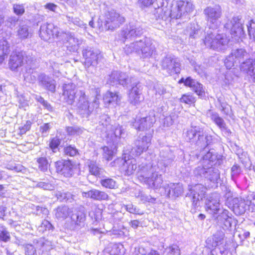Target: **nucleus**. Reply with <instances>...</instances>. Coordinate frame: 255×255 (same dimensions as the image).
Instances as JSON below:
<instances>
[{
    "mask_svg": "<svg viewBox=\"0 0 255 255\" xmlns=\"http://www.w3.org/2000/svg\"><path fill=\"white\" fill-rule=\"evenodd\" d=\"M204 12L210 26L204 39L205 45L217 51L225 50L228 47L229 39L225 34H218L214 30L220 23L219 19L222 14L221 7L219 5L208 6L204 9Z\"/></svg>",
    "mask_w": 255,
    "mask_h": 255,
    "instance_id": "obj_1",
    "label": "nucleus"
},
{
    "mask_svg": "<svg viewBox=\"0 0 255 255\" xmlns=\"http://www.w3.org/2000/svg\"><path fill=\"white\" fill-rule=\"evenodd\" d=\"M63 95L66 102L70 105H72L75 98L79 96L78 113L83 118H88L93 112L98 114L100 112L98 97L100 95L98 94L90 105L85 92L81 90L78 91L76 85L69 83L63 86Z\"/></svg>",
    "mask_w": 255,
    "mask_h": 255,
    "instance_id": "obj_2",
    "label": "nucleus"
},
{
    "mask_svg": "<svg viewBox=\"0 0 255 255\" xmlns=\"http://www.w3.org/2000/svg\"><path fill=\"white\" fill-rule=\"evenodd\" d=\"M157 168L155 165H139L136 174L137 179L150 188H160L163 183V178L162 175L157 170Z\"/></svg>",
    "mask_w": 255,
    "mask_h": 255,
    "instance_id": "obj_3",
    "label": "nucleus"
},
{
    "mask_svg": "<svg viewBox=\"0 0 255 255\" xmlns=\"http://www.w3.org/2000/svg\"><path fill=\"white\" fill-rule=\"evenodd\" d=\"M154 49L151 40L147 37H144L130 44H127L124 47V51L127 55L135 52L142 58L150 57Z\"/></svg>",
    "mask_w": 255,
    "mask_h": 255,
    "instance_id": "obj_4",
    "label": "nucleus"
},
{
    "mask_svg": "<svg viewBox=\"0 0 255 255\" xmlns=\"http://www.w3.org/2000/svg\"><path fill=\"white\" fill-rule=\"evenodd\" d=\"M194 7L191 0H177L171 7L170 16L172 19H180L185 21L190 19V14Z\"/></svg>",
    "mask_w": 255,
    "mask_h": 255,
    "instance_id": "obj_5",
    "label": "nucleus"
},
{
    "mask_svg": "<svg viewBox=\"0 0 255 255\" xmlns=\"http://www.w3.org/2000/svg\"><path fill=\"white\" fill-rule=\"evenodd\" d=\"M223 157L218 155L214 150H210L203 156L202 166H198L194 170V174L196 176L204 177L207 175L206 172L209 165L219 166L223 163Z\"/></svg>",
    "mask_w": 255,
    "mask_h": 255,
    "instance_id": "obj_6",
    "label": "nucleus"
},
{
    "mask_svg": "<svg viewBox=\"0 0 255 255\" xmlns=\"http://www.w3.org/2000/svg\"><path fill=\"white\" fill-rule=\"evenodd\" d=\"M51 249V242L42 239L34 240L32 244H28L24 246L25 255H41Z\"/></svg>",
    "mask_w": 255,
    "mask_h": 255,
    "instance_id": "obj_7",
    "label": "nucleus"
},
{
    "mask_svg": "<svg viewBox=\"0 0 255 255\" xmlns=\"http://www.w3.org/2000/svg\"><path fill=\"white\" fill-rule=\"evenodd\" d=\"M152 134L151 132L146 133L145 135H139L134 142V146H128L126 150L132 155L138 156L143 152L146 151L151 144Z\"/></svg>",
    "mask_w": 255,
    "mask_h": 255,
    "instance_id": "obj_8",
    "label": "nucleus"
},
{
    "mask_svg": "<svg viewBox=\"0 0 255 255\" xmlns=\"http://www.w3.org/2000/svg\"><path fill=\"white\" fill-rule=\"evenodd\" d=\"M161 66L169 75L178 74L181 70L179 59L173 55H167L162 59Z\"/></svg>",
    "mask_w": 255,
    "mask_h": 255,
    "instance_id": "obj_9",
    "label": "nucleus"
},
{
    "mask_svg": "<svg viewBox=\"0 0 255 255\" xmlns=\"http://www.w3.org/2000/svg\"><path fill=\"white\" fill-rule=\"evenodd\" d=\"M58 41L59 42L62 41L70 52L77 51L82 43V39L76 37L74 33L69 31H61Z\"/></svg>",
    "mask_w": 255,
    "mask_h": 255,
    "instance_id": "obj_10",
    "label": "nucleus"
},
{
    "mask_svg": "<svg viewBox=\"0 0 255 255\" xmlns=\"http://www.w3.org/2000/svg\"><path fill=\"white\" fill-rule=\"evenodd\" d=\"M105 78L107 83L113 86L121 85L125 87L130 82L128 74L120 71H113Z\"/></svg>",
    "mask_w": 255,
    "mask_h": 255,
    "instance_id": "obj_11",
    "label": "nucleus"
},
{
    "mask_svg": "<svg viewBox=\"0 0 255 255\" xmlns=\"http://www.w3.org/2000/svg\"><path fill=\"white\" fill-rule=\"evenodd\" d=\"M241 18L240 15L234 16L225 25V28L230 29V33L235 39L241 38L245 34Z\"/></svg>",
    "mask_w": 255,
    "mask_h": 255,
    "instance_id": "obj_12",
    "label": "nucleus"
},
{
    "mask_svg": "<svg viewBox=\"0 0 255 255\" xmlns=\"http://www.w3.org/2000/svg\"><path fill=\"white\" fill-rule=\"evenodd\" d=\"M133 156H134L128 151L126 149L124 150L123 157L121 160L123 164L121 169L125 175H131L137 168V162Z\"/></svg>",
    "mask_w": 255,
    "mask_h": 255,
    "instance_id": "obj_13",
    "label": "nucleus"
},
{
    "mask_svg": "<svg viewBox=\"0 0 255 255\" xmlns=\"http://www.w3.org/2000/svg\"><path fill=\"white\" fill-rule=\"evenodd\" d=\"M143 33L142 27L138 22H130L127 28L121 32V35L126 40H134L140 37Z\"/></svg>",
    "mask_w": 255,
    "mask_h": 255,
    "instance_id": "obj_14",
    "label": "nucleus"
},
{
    "mask_svg": "<svg viewBox=\"0 0 255 255\" xmlns=\"http://www.w3.org/2000/svg\"><path fill=\"white\" fill-rule=\"evenodd\" d=\"M188 190L189 192L187 193L186 196L191 198L192 205L196 208L199 205V201L204 197L206 188L202 184H197L189 185Z\"/></svg>",
    "mask_w": 255,
    "mask_h": 255,
    "instance_id": "obj_15",
    "label": "nucleus"
},
{
    "mask_svg": "<svg viewBox=\"0 0 255 255\" xmlns=\"http://www.w3.org/2000/svg\"><path fill=\"white\" fill-rule=\"evenodd\" d=\"M61 31L53 23H44L40 26L39 34L41 39L44 41H47L51 37L58 39Z\"/></svg>",
    "mask_w": 255,
    "mask_h": 255,
    "instance_id": "obj_16",
    "label": "nucleus"
},
{
    "mask_svg": "<svg viewBox=\"0 0 255 255\" xmlns=\"http://www.w3.org/2000/svg\"><path fill=\"white\" fill-rule=\"evenodd\" d=\"M125 21V19L123 16L114 10H111L106 14L105 28L108 30H114L119 27Z\"/></svg>",
    "mask_w": 255,
    "mask_h": 255,
    "instance_id": "obj_17",
    "label": "nucleus"
},
{
    "mask_svg": "<svg viewBox=\"0 0 255 255\" xmlns=\"http://www.w3.org/2000/svg\"><path fill=\"white\" fill-rule=\"evenodd\" d=\"M174 158L175 156L170 147H164L160 151V159L157 164V167L164 172L165 168L172 163Z\"/></svg>",
    "mask_w": 255,
    "mask_h": 255,
    "instance_id": "obj_18",
    "label": "nucleus"
},
{
    "mask_svg": "<svg viewBox=\"0 0 255 255\" xmlns=\"http://www.w3.org/2000/svg\"><path fill=\"white\" fill-rule=\"evenodd\" d=\"M248 53L243 48L233 50L231 53L225 60V65L227 69H230L235 64L240 63Z\"/></svg>",
    "mask_w": 255,
    "mask_h": 255,
    "instance_id": "obj_19",
    "label": "nucleus"
},
{
    "mask_svg": "<svg viewBox=\"0 0 255 255\" xmlns=\"http://www.w3.org/2000/svg\"><path fill=\"white\" fill-rule=\"evenodd\" d=\"M156 122L154 112L150 111L149 115L146 117L135 120L133 126L139 130H144L150 128Z\"/></svg>",
    "mask_w": 255,
    "mask_h": 255,
    "instance_id": "obj_20",
    "label": "nucleus"
},
{
    "mask_svg": "<svg viewBox=\"0 0 255 255\" xmlns=\"http://www.w3.org/2000/svg\"><path fill=\"white\" fill-rule=\"evenodd\" d=\"M142 86L139 84L133 85L128 91V101L133 105H138L144 99L142 95Z\"/></svg>",
    "mask_w": 255,
    "mask_h": 255,
    "instance_id": "obj_21",
    "label": "nucleus"
},
{
    "mask_svg": "<svg viewBox=\"0 0 255 255\" xmlns=\"http://www.w3.org/2000/svg\"><path fill=\"white\" fill-rule=\"evenodd\" d=\"M219 195L217 193H213L206 201L205 209L207 212L213 215L216 214L220 210Z\"/></svg>",
    "mask_w": 255,
    "mask_h": 255,
    "instance_id": "obj_22",
    "label": "nucleus"
},
{
    "mask_svg": "<svg viewBox=\"0 0 255 255\" xmlns=\"http://www.w3.org/2000/svg\"><path fill=\"white\" fill-rule=\"evenodd\" d=\"M26 56V53L23 51H13L9 58L8 65L11 70H15L23 64L24 58Z\"/></svg>",
    "mask_w": 255,
    "mask_h": 255,
    "instance_id": "obj_23",
    "label": "nucleus"
},
{
    "mask_svg": "<svg viewBox=\"0 0 255 255\" xmlns=\"http://www.w3.org/2000/svg\"><path fill=\"white\" fill-rule=\"evenodd\" d=\"M164 188L168 197L172 198L181 196L184 190L182 184L180 183H170L165 185Z\"/></svg>",
    "mask_w": 255,
    "mask_h": 255,
    "instance_id": "obj_24",
    "label": "nucleus"
},
{
    "mask_svg": "<svg viewBox=\"0 0 255 255\" xmlns=\"http://www.w3.org/2000/svg\"><path fill=\"white\" fill-rule=\"evenodd\" d=\"M251 201L243 198H237L233 199V211L237 215L245 213Z\"/></svg>",
    "mask_w": 255,
    "mask_h": 255,
    "instance_id": "obj_25",
    "label": "nucleus"
},
{
    "mask_svg": "<svg viewBox=\"0 0 255 255\" xmlns=\"http://www.w3.org/2000/svg\"><path fill=\"white\" fill-rule=\"evenodd\" d=\"M83 56L85 58V65L89 67L96 66L98 63L99 54L91 49L86 48L83 51Z\"/></svg>",
    "mask_w": 255,
    "mask_h": 255,
    "instance_id": "obj_26",
    "label": "nucleus"
},
{
    "mask_svg": "<svg viewBox=\"0 0 255 255\" xmlns=\"http://www.w3.org/2000/svg\"><path fill=\"white\" fill-rule=\"evenodd\" d=\"M81 194L83 197L90 198L94 200L102 201L109 199V196L107 193L96 189H92L87 192L82 191Z\"/></svg>",
    "mask_w": 255,
    "mask_h": 255,
    "instance_id": "obj_27",
    "label": "nucleus"
},
{
    "mask_svg": "<svg viewBox=\"0 0 255 255\" xmlns=\"http://www.w3.org/2000/svg\"><path fill=\"white\" fill-rule=\"evenodd\" d=\"M211 119L220 129L224 136H229L231 134L232 132L231 130L227 127L225 121L219 116L218 114L217 113H212Z\"/></svg>",
    "mask_w": 255,
    "mask_h": 255,
    "instance_id": "obj_28",
    "label": "nucleus"
},
{
    "mask_svg": "<svg viewBox=\"0 0 255 255\" xmlns=\"http://www.w3.org/2000/svg\"><path fill=\"white\" fill-rule=\"evenodd\" d=\"M229 212L227 210H224L222 213L218 215L216 220L225 230H229L232 227L233 218L229 215Z\"/></svg>",
    "mask_w": 255,
    "mask_h": 255,
    "instance_id": "obj_29",
    "label": "nucleus"
},
{
    "mask_svg": "<svg viewBox=\"0 0 255 255\" xmlns=\"http://www.w3.org/2000/svg\"><path fill=\"white\" fill-rule=\"evenodd\" d=\"M39 84L45 89L54 93L55 91L56 81L52 78L42 74L38 77Z\"/></svg>",
    "mask_w": 255,
    "mask_h": 255,
    "instance_id": "obj_30",
    "label": "nucleus"
},
{
    "mask_svg": "<svg viewBox=\"0 0 255 255\" xmlns=\"http://www.w3.org/2000/svg\"><path fill=\"white\" fill-rule=\"evenodd\" d=\"M241 69L250 76L253 82H255V58H249L242 62Z\"/></svg>",
    "mask_w": 255,
    "mask_h": 255,
    "instance_id": "obj_31",
    "label": "nucleus"
},
{
    "mask_svg": "<svg viewBox=\"0 0 255 255\" xmlns=\"http://www.w3.org/2000/svg\"><path fill=\"white\" fill-rule=\"evenodd\" d=\"M72 223L74 225V229L79 230L84 226L86 215L83 211L78 210L71 216Z\"/></svg>",
    "mask_w": 255,
    "mask_h": 255,
    "instance_id": "obj_32",
    "label": "nucleus"
},
{
    "mask_svg": "<svg viewBox=\"0 0 255 255\" xmlns=\"http://www.w3.org/2000/svg\"><path fill=\"white\" fill-rule=\"evenodd\" d=\"M185 134L186 139L189 141L194 139L197 134L198 140L196 141L197 144L198 142H200L201 139L204 138V130L199 127H191L187 130Z\"/></svg>",
    "mask_w": 255,
    "mask_h": 255,
    "instance_id": "obj_33",
    "label": "nucleus"
},
{
    "mask_svg": "<svg viewBox=\"0 0 255 255\" xmlns=\"http://www.w3.org/2000/svg\"><path fill=\"white\" fill-rule=\"evenodd\" d=\"M186 87L191 88L192 90L201 98L204 97L205 91L202 84L192 79L191 77H187Z\"/></svg>",
    "mask_w": 255,
    "mask_h": 255,
    "instance_id": "obj_34",
    "label": "nucleus"
},
{
    "mask_svg": "<svg viewBox=\"0 0 255 255\" xmlns=\"http://www.w3.org/2000/svg\"><path fill=\"white\" fill-rule=\"evenodd\" d=\"M122 98L119 92H107L104 95L103 101L105 104L119 105Z\"/></svg>",
    "mask_w": 255,
    "mask_h": 255,
    "instance_id": "obj_35",
    "label": "nucleus"
},
{
    "mask_svg": "<svg viewBox=\"0 0 255 255\" xmlns=\"http://www.w3.org/2000/svg\"><path fill=\"white\" fill-rule=\"evenodd\" d=\"M104 255H123L124 247L118 244H109L103 251Z\"/></svg>",
    "mask_w": 255,
    "mask_h": 255,
    "instance_id": "obj_36",
    "label": "nucleus"
},
{
    "mask_svg": "<svg viewBox=\"0 0 255 255\" xmlns=\"http://www.w3.org/2000/svg\"><path fill=\"white\" fill-rule=\"evenodd\" d=\"M224 241V234L222 232H217L207 239L206 244L208 247H218L223 245Z\"/></svg>",
    "mask_w": 255,
    "mask_h": 255,
    "instance_id": "obj_37",
    "label": "nucleus"
},
{
    "mask_svg": "<svg viewBox=\"0 0 255 255\" xmlns=\"http://www.w3.org/2000/svg\"><path fill=\"white\" fill-rule=\"evenodd\" d=\"M204 177L213 183L216 182L220 178V172L215 166L209 165L207 168Z\"/></svg>",
    "mask_w": 255,
    "mask_h": 255,
    "instance_id": "obj_38",
    "label": "nucleus"
},
{
    "mask_svg": "<svg viewBox=\"0 0 255 255\" xmlns=\"http://www.w3.org/2000/svg\"><path fill=\"white\" fill-rule=\"evenodd\" d=\"M107 136H111L113 137L114 135L115 137H120L124 134V128L118 124H114L111 126V128L106 132Z\"/></svg>",
    "mask_w": 255,
    "mask_h": 255,
    "instance_id": "obj_39",
    "label": "nucleus"
},
{
    "mask_svg": "<svg viewBox=\"0 0 255 255\" xmlns=\"http://www.w3.org/2000/svg\"><path fill=\"white\" fill-rule=\"evenodd\" d=\"M110 118L107 115H103L100 117L99 122V129L102 132H107L110 128H111Z\"/></svg>",
    "mask_w": 255,
    "mask_h": 255,
    "instance_id": "obj_40",
    "label": "nucleus"
},
{
    "mask_svg": "<svg viewBox=\"0 0 255 255\" xmlns=\"http://www.w3.org/2000/svg\"><path fill=\"white\" fill-rule=\"evenodd\" d=\"M88 166L90 173L97 177H100L104 172V169L95 161H91Z\"/></svg>",
    "mask_w": 255,
    "mask_h": 255,
    "instance_id": "obj_41",
    "label": "nucleus"
},
{
    "mask_svg": "<svg viewBox=\"0 0 255 255\" xmlns=\"http://www.w3.org/2000/svg\"><path fill=\"white\" fill-rule=\"evenodd\" d=\"M10 51L9 44L3 40L0 42V64H1Z\"/></svg>",
    "mask_w": 255,
    "mask_h": 255,
    "instance_id": "obj_42",
    "label": "nucleus"
},
{
    "mask_svg": "<svg viewBox=\"0 0 255 255\" xmlns=\"http://www.w3.org/2000/svg\"><path fill=\"white\" fill-rule=\"evenodd\" d=\"M69 213V208L66 206H62L58 207L56 209L55 215L58 220H63L68 217Z\"/></svg>",
    "mask_w": 255,
    "mask_h": 255,
    "instance_id": "obj_43",
    "label": "nucleus"
},
{
    "mask_svg": "<svg viewBox=\"0 0 255 255\" xmlns=\"http://www.w3.org/2000/svg\"><path fill=\"white\" fill-rule=\"evenodd\" d=\"M102 149L103 157L108 161L112 160L116 150V146L114 144L110 146H105Z\"/></svg>",
    "mask_w": 255,
    "mask_h": 255,
    "instance_id": "obj_44",
    "label": "nucleus"
},
{
    "mask_svg": "<svg viewBox=\"0 0 255 255\" xmlns=\"http://www.w3.org/2000/svg\"><path fill=\"white\" fill-rule=\"evenodd\" d=\"M63 19L64 20H66L67 21V23L69 24H73L74 25H77L79 27H83L85 26L83 21H82L78 17H74L70 14H63Z\"/></svg>",
    "mask_w": 255,
    "mask_h": 255,
    "instance_id": "obj_45",
    "label": "nucleus"
},
{
    "mask_svg": "<svg viewBox=\"0 0 255 255\" xmlns=\"http://www.w3.org/2000/svg\"><path fill=\"white\" fill-rule=\"evenodd\" d=\"M203 32L199 26L197 24H192L190 27V31L189 33L190 37L192 38H197L200 37Z\"/></svg>",
    "mask_w": 255,
    "mask_h": 255,
    "instance_id": "obj_46",
    "label": "nucleus"
},
{
    "mask_svg": "<svg viewBox=\"0 0 255 255\" xmlns=\"http://www.w3.org/2000/svg\"><path fill=\"white\" fill-rule=\"evenodd\" d=\"M74 165L70 160L64 161V168L62 174L66 177H70L72 175Z\"/></svg>",
    "mask_w": 255,
    "mask_h": 255,
    "instance_id": "obj_47",
    "label": "nucleus"
},
{
    "mask_svg": "<svg viewBox=\"0 0 255 255\" xmlns=\"http://www.w3.org/2000/svg\"><path fill=\"white\" fill-rule=\"evenodd\" d=\"M29 31L28 26L26 25H21L17 31V36L20 39H24L28 38Z\"/></svg>",
    "mask_w": 255,
    "mask_h": 255,
    "instance_id": "obj_48",
    "label": "nucleus"
},
{
    "mask_svg": "<svg viewBox=\"0 0 255 255\" xmlns=\"http://www.w3.org/2000/svg\"><path fill=\"white\" fill-rule=\"evenodd\" d=\"M38 169L42 171L45 172L47 170L49 166L48 162L45 157H40L36 159Z\"/></svg>",
    "mask_w": 255,
    "mask_h": 255,
    "instance_id": "obj_49",
    "label": "nucleus"
},
{
    "mask_svg": "<svg viewBox=\"0 0 255 255\" xmlns=\"http://www.w3.org/2000/svg\"><path fill=\"white\" fill-rule=\"evenodd\" d=\"M100 183L102 186L109 189H114L117 186L116 182L110 178H105L101 179Z\"/></svg>",
    "mask_w": 255,
    "mask_h": 255,
    "instance_id": "obj_50",
    "label": "nucleus"
},
{
    "mask_svg": "<svg viewBox=\"0 0 255 255\" xmlns=\"http://www.w3.org/2000/svg\"><path fill=\"white\" fill-rule=\"evenodd\" d=\"M166 255H180V250L178 246L173 244L165 250Z\"/></svg>",
    "mask_w": 255,
    "mask_h": 255,
    "instance_id": "obj_51",
    "label": "nucleus"
},
{
    "mask_svg": "<svg viewBox=\"0 0 255 255\" xmlns=\"http://www.w3.org/2000/svg\"><path fill=\"white\" fill-rule=\"evenodd\" d=\"M9 232L3 226L0 228V241L6 243L10 240Z\"/></svg>",
    "mask_w": 255,
    "mask_h": 255,
    "instance_id": "obj_52",
    "label": "nucleus"
},
{
    "mask_svg": "<svg viewBox=\"0 0 255 255\" xmlns=\"http://www.w3.org/2000/svg\"><path fill=\"white\" fill-rule=\"evenodd\" d=\"M195 98L192 94L188 93L182 95L180 102L186 104L191 105L195 102Z\"/></svg>",
    "mask_w": 255,
    "mask_h": 255,
    "instance_id": "obj_53",
    "label": "nucleus"
},
{
    "mask_svg": "<svg viewBox=\"0 0 255 255\" xmlns=\"http://www.w3.org/2000/svg\"><path fill=\"white\" fill-rule=\"evenodd\" d=\"M249 35L255 40V19H252L247 24Z\"/></svg>",
    "mask_w": 255,
    "mask_h": 255,
    "instance_id": "obj_54",
    "label": "nucleus"
},
{
    "mask_svg": "<svg viewBox=\"0 0 255 255\" xmlns=\"http://www.w3.org/2000/svg\"><path fill=\"white\" fill-rule=\"evenodd\" d=\"M66 131L68 134L71 135H79L81 134L83 130L78 127H69L67 128Z\"/></svg>",
    "mask_w": 255,
    "mask_h": 255,
    "instance_id": "obj_55",
    "label": "nucleus"
},
{
    "mask_svg": "<svg viewBox=\"0 0 255 255\" xmlns=\"http://www.w3.org/2000/svg\"><path fill=\"white\" fill-rule=\"evenodd\" d=\"M125 208L127 211L131 214L140 215L143 214V211H141L139 208H137L132 204H129L126 205Z\"/></svg>",
    "mask_w": 255,
    "mask_h": 255,
    "instance_id": "obj_56",
    "label": "nucleus"
},
{
    "mask_svg": "<svg viewBox=\"0 0 255 255\" xmlns=\"http://www.w3.org/2000/svg\"><path fill=\"white\" fill-rule=\"evenodd\" d=\"M212 136L211 135L206 134L204 131V138L201 139L200 142H198L197 145H200L201 147H206L212 142Z\"/></svg>",
    "mask_w": 255,
    "mask_h": 255,
    "instance_id": "obj_57",
    "label": "nucleus"
},
{
    "mask_svg": "<svg viewBox=\"0 0 255 255\" xmlns=\"http://www.w3.org/2000/svg\"><path fill=\"white\" fill-rule=\"evenodd\" d=\"M36 187L43 189L44 190H52L54 188V184L52 181L49 182H39Z\"/></svg>",
    "mask_w": 255,
    "mask_h": 255,
    "instance_id": "obj_58",
    "label": "nucleus"
},
{
    "mask_svg": "<svg viewBox=\"0 0 255 255\" xmlns=\"http://www.w3.org/2000/svg\"><path fill=\"white\" fill-rule=\"evenodd\" d=\"M242 170L241 167L237 164H234L231 168V177L233 180H235L241 173Z\"/></svg>",
    "mask_w": 255,
    "mask_h": 255,
    "instance_id": "obj_59",
    "label": "nucleus"
},
{
    "mask_svg": "<svg viewBox=\"0 0 255 255\" xmlns=\"http://www.w3.org/2000/svg\"><path fill=\"white\" fill-rule=\"evenodd\" d=\"M60 143V140L57 137H54L51 140L49 143V147L53 153L57 152Z\"/></svg>",
    "mask_w": 255,
    "mask_h": 255,
    "instance_id": "obj_60",
    "label": "nucleus"
},
{
    "mask_svg": "<svg viewBox=\"0 0 255 255\" xmlns=\"http://www.w3.org/2000/svg\"><path fill=\"white\" fill-rule=\"evenodd\" d=\"M13 12L17 15H21L25 12V9L23 4L13 3Z\"/></svg>",
    "mask_w": 255,
    "mask_h": 255,
    "instance_id": "obj_61",
    "label": "nucleus"
},
{
    "mask_svg": "<svg viewBox=\"0 0 255 255\" xmlns=\"http://www.w3.org/2000/svg\"><path fill=\"white\" fill-rule=\"evenodd\" d=\"M154 90L155 91V94L156 96H164L167 93L166 90L161 85L157 84L154 86Z\"/></svg>",
    "mask_w": 255,
    "mask_h": 255,
    "instance_id": "obj_62",
    "label": "nucleus"
},
{
    "mask_svg": "<svg viewBox=\"0 0 255 255\" xmlns=\"http://www.w3.org/2000/svg\"><path fill=\"white\" fill-rule=\"evenodd\" d=\"M64 153L66 155L74 156L78 154V150L74 146L69 145L64 148Z\"/></svg>",
    "mask_w": 255,
    "mask_h": 255,
    "instance_id": "obj_63",
    "label": "nucleus"
},
{
    "mask_svg": "<svg viewBox=\"0 0 255 255\" xmlns=\"http://www.w3.org/2000/svg\"><path fill=\"white\" fill-rule=\"evenodd\" d=\"M137 197L139 198L141 201L144 203L145 202H152L153 201H154L155 199L152 198L151 196L146 195L142 192H139L138 193V196H136Z\"/></svg>",
    "mask_w": 255,
    "mask_h": 255,
    "instance_id": "obj_64",
    "label": "nucleus"
}]
</instances>
